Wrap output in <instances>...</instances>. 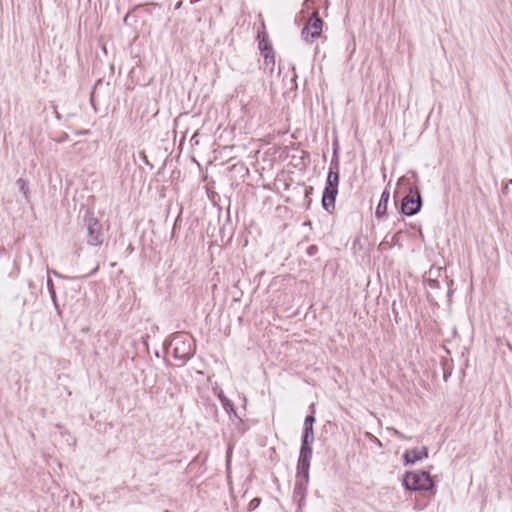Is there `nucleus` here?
I'll return each instance as SVG.
<instances>
[{"label":"nucleus","instance_id":"obj_1","mask_svg":"<svg viewBox=\"0 0 512 512\" xmlns=\"http://www.w3.org/2000/svg\"><path fill=\"white\" fill-rule=\"evenodd\" d=\"M402 485L409 491H431L434 481L426 471H408L403 475Z\"/></svg>","mask_w":512,"mask_h":512},{"label":"nucleus","instance_id":"obj_2","mask_svg":"<svg viewBox=\"0 0 512 512\" xmlns=\"http://www.w3.org/2000/svg\"><path fill=\"white\" fill-rule=\"evenodd\" d=\"M340 173L337 171H328L325 187L322 193V208L329 214L335 211V202L338 195V186Z\"/></svg>","mask_w":512,"mask_h":512},{"label":"nucleus","instance_id":"obj_3","mask_svg":"<svg viewBox=\"0 0 512 512\" xmlns=\"http://www.w3.org/2000/svg\"><path fill=\"white\" fill-rule=\"evenodd\" d=\"M169 346L173 348V357L184 363L190 360L195 354L193 339L182 333H175L169 342Z\"/></svg>","mask_w":512,"mask_h":512},{"label":"nucleus","instance_id":"obj_4","mask_svg":"<svg viewBox=\"0 0 512 512\" xmlns=\"http://www.w3.org/2000/svg\"><path fill=\"white\" fill-rule=\"evenodd\" d=\"M83 225L86 228L87 244L94 247L101 246L104 242L103 227L91 210H86L83 217Z\"/></svg>","mask_w":512,"mask_h":512},{"label":"nucleus","instance_id":"obj_5","mask_svg":"<svg viewBox=\"0 0 512 512\" xmlns=\"http://www.w3.org/2000/svg\"><path fill=\"white\" fill-rule=\"evenodd\" d=\"M423 205L422 196L418 186H409L408 194L401 201L400 211L403 215L414 216L420 212Z\"/></svg>","mask_w":512,"mask_h":512},{"label":"nucleus","instance_id":"obj_6","mask_svg":"<svg viewBox=\"0 0 512 512\" xmlns=\"http://www.w3.org/2000/svg\"><path fill=\"white\" fill-rule=\"evenodd\" d=\"M323 20L319 16L318 11H313L307 23L301 30V37L306 42H311L321 35Z\"/></svg>","mask_w":512,"mask_h":512},{"label":"nucleus","instance_id":"obj_7","mask_svg":"<svg viewBox=\"0 0 512 512\" xmlns=\"http://www.w3.org/2000/svg\"><path fill=\"white\" fill-rule=\"evenodd\" d=\"M312 451H299L296 479L309 482V470L312 459Z\"/></svg>","mask_w":512,"mask_h":512},{"label":"nucleus","instance_id":"obj_8","mask_svg":"<svg viewBox=\"0 0 512 512\" xmlns=\"http://www.w3.org/2000/svg\"><path fill=\"white\" fill-rule=\"evenodd\" d=\"M309 482L296 479L293 491V500L297 502V512H301L305 506L307 487Z\"/></svg>","mask_w":512,"mask_h":512},{"label":"nucleus","instance_id":"obj_9","mask_svg":"<svg viewBox=\"0 0 512 512\" xmlns=\"http://www.w3.org/2000/svg\"><path fill=\"white\" fill-rule=\"evenodd\" d=\"M428 457V448L423 446L420 450L417 448L406 450L403 454L404 465H412Z\"/></svg>","mask_w":512,"mask_h":512},{"label":"nucleus","instance_id":"obj_10","mask_svg":"<svg viewBox=\"0 0 512 512\" xmlns=\"http://www.w3.org/2000/svg\"><path fill=\"white\" fill-rule=\"evenodd\" d=\"M314 429L313 427H303L301 436V451H312V443L314 442Z\"/></svg>","mask_w":512,"mask_h":512},{"label":"nucleus","instance_id":"obj_11","mask_svg":"<svg viewBox=\"0 0 512 512\" xmlns=\"http://www.w3.org/2000/svg\"><path fill=\"white\" fill-rule=\"evenodd\" d=\"M389 198H390V192L387 189H385L381 194L379 203L375 210L376 218L381 219L386 215Z\"/></svg>","mask_w":512,"mask_h":512},{"label":"nucleus","instance_id":"obj_12","mask_svg":"<svg viewBox=\"0 0 512 512\" xmlns=\"http://www.w3.org/2000/svg\"><path fill=\"white\" fill-rule=\"evenodd\" d=\"M46 286H47V290L49 292V295H50V298H51V301L53 303V306L57 312V315L62 318V310L58 304V300H57V295H56V290H55V287H54V283L52 281V279L50 277L47 278V281H46Z\"/></svg>","mask_w":512,"mask_h":512},{"label":"nucleus","instance_id":"obj_13","mask_svg":"<svg viewBox=\"0 0 512 512\" xmlns=\"http://www.w3.org/2000/svg\"><path fill=\"white\" fill-rule=\"evenodd\" d=\"M261 55L264 58L263 66L264 70L269 72L270 74L273 73L275 68V52L274 49L271 51L263 52Z\"/></svg>","mask_w":512,"mask_h":512},{"label":"nucleus","instance_id":"obj_14","mask_svg":"<svg viewBox=\"0 0 512 512\" xmlns=\"http://www.w3.org/2000/svg\"><path fill=\"white\" fill-rule=\"evenodd\" d=\"M257 39L259 42L258 47L261 53L273 50L272 44L269 42L268 36L265 32L258 33Z\"/></svg>","mask_w":512,"mask_h":512},{"label":"nucleus","instance_id":"obj_15","mask_svg":"<svg viewBox=\"0 0 512 512\" xmlns=\"http://www.w3.org/2000/svg\"><path fill=\"white\" fill-rule=\"evenodd\" d=\"M222 407L223 409L227 412V414L229 415V418L231 420H233L234 418H239L238 415H237V412H236V409L234 407V404L232 403V401L230 399H224L222 402Z\"/></svg>","mask_w":512,"mask_h":512},{"label":"nucleus","instance_id":"obj_16","mask_svg":"<svg viewBox=\"0 0 512 512\" xmlns=\"http://www.w3.org/2000/svg\"><path fill=\"white\" fill-rule=\"evenodd\" d=\"M441 366H442V369H443V377H444V380L447 381V379L451 376L452 374V365H451V361L447 358H442L441 359Z\"/></svg>","mask_w":512,"mask_h":512},{"label":"nucleus","instance_id":"obj_17","mask_svg":"<svg viewBox=\"0 0 512 512\" xmlns=\"http://www.w3.org/2000/svg\"><path fill=\"white\" fill-rule=\"evenodd\" d=\"M328 171H337L338 173H340V160L336 150H334Z\"/></svg>","mask_w":512,"mask_h":512},{"label":"nucleus","instance_id":"obj_18","mask_svg":"<svg viewBox=\"0 0 512 512\" xmlns=\"http://www.w3.org/2000/svg\"><path fill=\"white\" fill-rule=\"evenodd\" d=\"M16 183L19 186L20 191L24 194L25 197H27L29 194V187L27 182L23 178H19L17 179Z\"/></svg>","mask_w":512,"mask_h":512},{"label":"nucleus","instance_id":"obj_19","mask_svg":"<svg viewBox=\"0 0 512 512\" xmlns=\"http://www.w3.org/2000/svg\"><path fill=\"white\" fill-rule=\"evenodd\" d=\"M316 419L315 416L312 414H309L305 417L304 420V427H313V424L315 423Z\"/></svg>","mask_w":512,"mask_h":512},{"label":"nucleus","instance_id":"obj_20","mask_svg":"<svg viewBox=\"0 0 512 512\" xmlns=\"http://www.w3.org/2000/svg\"><path fill=\"white\" fill-rule=\"evenodd\" d=\"M261 503V499L260 498H254L250 501L249 503V509L250 510H254L256 509Z\"/></svg>","mask_w":512,"mask_h":512},{"label":"nucleus","instance_id":"obj_21","mask_svg":"<svg viewBox=\"0 0 512 512\" xmlns=\"http://www.w3.org/2000/svg\"><path fill=\"white\" fill-rule=\"evenodd\" d=\"M318 252V247L316 245H310L308 248H307V254L309 256H314L316 255Z\"/></svg>","mask_w":512,"mask_h":512},{"label":"nucleus","instance_id":"obj_22","mask_svg":"<svg viewBox=\"0 0 512 512\" xmlns=\"http://www.w3.org/2000/svg\"><path fill=\"white\" fill-rule=\"evenodd\" d=\"M214 391L220 402H222L224 399H227L222 389H214Z\"/></svg>","mask_w":512,"mask_h":512},{"label":"nucleus","instance_id":"obj_23","mask_svg":"<svg viewBox=\"0 0 512 512\" xmlns=\"http://www.w3.org/2000/svg\"><path fill=\"white\" fill-rule=\"evenodd\" d=\"M53 109H54V114H55L56 119L60 121V120L62 119V116H61V114L58 112V110H57V106H56V105H53Z\"/></svg>","mask_w":512,"mask_h":512},{"label":"nucleus","instance_id":"obj_24","mask_svg":"<svg viewBox=\"0 0 512 512\" xmlns=\"http://www.w3.org/2000/svg\"><path fill=\"white\" fill-rule=\"evenodd\" d=\"M428 283H429V286H430L431 288H436V287H438V281H437V280L429 279Z\"/></svg>","mask_w":512,"mask_h":512},{"label":"nucleus","instance_id":"obj_25","mask_svg":"<svg viewBox=\"0 0 512 512\" xmlns=\"http://www.w3.org/2000/svg\"><path fill=\"white\" fill-rule=\"evenodd\" d=\"M52 273L53 275H55L56 277H59V278H63V276L61 274H59L57 271L55 270H48V274Z\"/></svg>","mask_w":512,"mask_h":512},{"label":"nucleus","instance_id":"obj_26","mask_svg":"<svg viewBox=\"0 0 512 512\" xmlns=\"http://www.w3.org/2000/svg\"><path fill=\"white\" fill-rule=\"evenodd\" d=\"M97 270H98V267H95V269L91 272V274H93Z\"/></svg>","mask_w":512,"mask_h":512},{"label":"nucleus","instance_id":"obj_27","mask_svg":"<svg viewBox=\"0 0 512 512\" xmlns=\"http://www.w3.org/2000/svg\"><path fill=\"white\" fill-rule=\"evenodd\" d=\"M413 176L417 179V174L415 172H413Z\"/></svg>","mask_w":512,"mask_h":512},{"label":"nucleus","instance_id":"obj_28","mask_svg":"<svg viewBox=\"0 0 512 512\" xmlns=\"http://www.w3.org/2000/svg\"><path fill=\"white\" fill-rule=\"evenodd\" d=\"M509 348H510V350L512 351V346H511V345H509Z\"/></svg>","mask_w":512,"mask_h":512}]
</instances>
